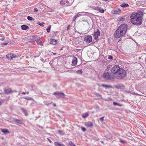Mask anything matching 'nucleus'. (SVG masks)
I'll return each mask as SVG.
<instances>
[{
	"instance_id": "f257e3e1",
	"label": "nucleus",
	"mask_w": 146,
	"mask_h": 146,
	"mask_svg": "<svg viewBox=\"0 0 146 146\" xmlns=\"http://www.w3.org/2000/svg\"><path fill=\"white\" fill-rule=\"evenodd\" d=\"M111 72L113 74V76L115 78L120 79L124 78L126 76V71L124 69L120 68L118 65H115L112 68Z\"/></svg>"
},
{
	"instance_id": "f03ea898",
	"label": "nucleus",
	"mask_w": 146,
	"mask_h": 146,
	"mask_svg": "<svg viewBox=\"0 0 146 146\" xmlns=\"http://www.w3.org/2000/svg\"><path fill=\"white\" fill-rule=\"evenodd\" d=\"M127 29V25L123 24L121 25L115 32V36H121L126 33Z\"/></svg>"
},
{
	"instance_id": "7ed1b4c3",
	"label": "nucleus",
	"mask_w": 146,
	"mask_h": 146,
	"mask_svg": "<svg viewBox=\"0 0 146 146\" xmlns=\"http://www.w3.org/2000/svg\"><path fill=\"white\" fill-rule=\"evenodd\" d=\"M143 19V15L142 16L138 17L135 19L131 20L130 21L131 23L134 25H139L142 23V20Z\"/></svg>"
},
{
	"instance_id": "20e7f679",
	"label": "nucleus",
	"mask_w": 146,
	"mask_h": 146,
	"mask_svg": "<svg viewBox=\"0 0 146 146\" xmlns=\"http://www.w3.org/2000/svg\"><path fill=\"white\" fill-rule=\"evenodd\" d=\"M143 12L141 11H138L137 12H133L130 17L131 20L134 19L137 17L142 16L143 15Z\"/></svg>"
},
{
	"instance_id": "39448f33",
	"label": "nucleus",
	"mask_w": 146,
	"mask_h": 146,
	"mask_svg": "<svg viewBox=\"0 0 146 146\" xmlns=\"http://www.w3.org/2000/svg\"><path fill=\"white\" fill-rule=\"evenodd\" d=\"M103 76L105 79L110 80L115 78V77L113 76V75H111L108 72L105 73L103 74Z\"/></svg>"
},
{
	"instance_id": "423d86ee",
	"label": "nucleus",
	"mask_w": 146,
	"mask_h": 146,
	"mask_svg": "<svg viewBox=\"0 0 146 146\" xmlns=\"http://www.w3.org/2000/svg\"><path fill=\"white\" fill-rule=\"evenodd\" d=\"M56 98H64L65 95L64 93L59 92H55L53 94Z\"/></svg>"
},
{
	"instance_id": "0eeeda50",
	"label": "nucleus",
	"mask_w": 146,
	"mask_h": 146,
	"mask_svg": "<svg viewBox=\"0 0 146 146\" xmlns=\"http://www.w3.org/2000/svg\"><path fill=\"white\" fill-rule=\"evenodd\" d=\"M6 56L7 59L11 60L13 58H15L17 56L13 53H10L6 55Z\"/></svg>"
},
{
	"instance_id": "6e6552de",
	"label": "nucleus",
	"mask_w": 146,
	"mask_h": 146,
	"mask_svg": "<svg viewBox=\"0 0 146 146\" xmlns=\"http://www.w3.org/2000/svg\"><path fill=\"white\" fill-rule=\"evenodd\" d=\"M86 13L84 12H82L78 13L74 17L73 21H75L76 18L79 17L81 16L85 15Z\"/></svg>"
},
{
	"instance_id": "1a4fd4ad",
	"label": "nucleus",
	"mask_w": 146,
	"mask_h": 146,
	"mask_svg": "<svg viewBox=\"0 0 146 146\" xmlns=\"http://www.w3.org/2000/svg\"><path fill=\"white\" fill-rule=\"evenodd\" d=\"M93 9L98 11L99 12L101 13H103L104 11L102 8L98 6L94 7H93Z\"/></svg>"
},
{
	"instance_id": "9d476101",
	"label": "nucleus",
	"mask_w": 146,
	"mask_h": 146,
	"mask_svg": "<svg viewBox=\"0 0 146 146\" xmlns=\"http://www.w3.org/2000/svg\"><path fill=\"white\" fill-rule=\"evenodd\" d=\"M84 40L87 44L89 43L92 41V37H84Z\"/></svg>"
},
{
	"instance_id": "9b49d317",
	"label": "nucleus",
	"mask_w": 146,
	"mask_h": 146,
	"mask_svg": "<svg viewBox=\"0 0 146 146\" xmlns=\"http://www.w3.org/2000/svg\"><path fill=\"white\" fill-rule=\"evenodd\" d=\"M4 90L5 93L8 94L13 92L12 91L11 89L10 88H4Z\"/></svg>"
},
{
	"instance_id": "f8f14e48",
	"label": "nucleus",
	"mask_w": 146,
	"mask_h": 146,
	"mask_svg": "<svg viewBox=\"0 0 146 146\" xmlns=\"http://www.w3.org/2000/svg\"><path fill=\"white\" fill-rule=\"evenodd\" d=\"M85 125L88 127H92L93 126V124L92 122L90 121H88L84 123Z\"/></svg>"
},
{
	"instance_id": "ddd939ff",
	"label": "nucleus",
	"mask_w": 146,
	"mask_h": 146,
	"mask_svg": "<svg viewBox=\"0 0 146 146\" xmlns=\"http://www.w3.org/2000/svg\"><path fill=\"white\" fill-rule=\"evenodd\" d=\"M111 12L114 14H117L120 13L121 10L120 9H118L116 10L113 9L112 10Z\"/></svg>"
},
{
	"instance_id": "4468645a",
	"label": "nucleus",
	"mask_w": 146,
	"mask_h": 146,
	"mask_svg": "<svg viewBox=\"0 0 146 146\" xmlns=\"http://www.w3.org/2000/svg\"><path fill=\"white\" fill-rule=\"evenodd\" d=\"M13 119L17 124H21L22 122V120L21 119H16L15 118H13Z\"/></svg>"
},
{
	"instance_id": "2eb2a0df",
	"label": "nucleus",
	"mask_w": 146,
	"mask_h": 146,
	"mask_svg": "<svg viewBox=\"0 0 146 146\" xmlns=\"http://www.w3.org/2000/svg\"><path fill=\"white\" fill-rule=\"evenodd\" d=\"M77 59L76 57H74L72 60V63L73 65H75L77 63Z\"/></svg>"
},
{
	"instance_id": "dca6fc26",
	"label": "nucleus",
	"mask_w": 146,
	"mask_h": 146,
	"mask_svg": "<svg viewBox=\"0 0 146 146\" xmlns=\"http://www.w3.org/2000/svg\"><path fill=\"white\" fill-rule=\"evenodd\" d=\"M55 146H65L64 144L59 142H55L54 143Z\"/></svg>"
},
{
	"instance_id": "f3484780",
	"label": "nucleus",
	"mask_w": 146,
	"mask_h": 146,
	"mask_svg": "<svg viewBox=\"0 0 146 146\" xmlns=\"http://www.w3.org/2000/svg\"><path fill=\"white\" fill-rule=\"evenodd\" d=\"M57 41L55 39H51L50 44L53 45H55L57 43Z\"/></svg>"
},
{
	"instance_id": "a211bd4d",
	"label": "nucleus",
	"mask_w": 146,
	"mask_h": 146,
	"mask_svg": "<svg viewBox=\"0 0 146 146\" xmlns=\"http://www.w3.org/2000/svg\"><path fill=\"white\" fill-rule=\"evenodd\" d=\"M1 130L2 132L4 133L5 134H6L7 133H9V131L6 129H1Z\"/></svg>"
},
{
	"instance_id": "6ab92c4d",
	"label": "nucleus",
	"mask_w": 146,
	"mask_h": 146,
	"mask_svg": "<svg viewBox=\"0 0 146 146\" xmlns=\"http://www.w3.org/2000/svg\"><path fill=\"white\" fill-rule=\"evenodd\" d=\"M21 28L23 30H26L29 29V27L28 26L25 25H22Z\"/></svg>"
},
{
	"instance_id": "aec40b11",
	"label": "nucleus",
	"mask_w": 146,
	"mask_h": 146,
	"mask_svg": "<svg viewBox=\"0 0 146 146\" xmlns=\"http://www.w3.org/2000/svg\"><path fill=\"white\" fill-rule=\"evenodd\" d=\"M22 112L24 113L26 116H27L28 115L27 111L25 108H22L21 109Z\"/></svg>"
},
{
	"instance_id": "412c9836",
	"label": "nucleus",
	"mask_w": 146,
	"mask_h": 146,
	"mask_svg": "<svg viewBox=\"0 0 146 146\" xmlns=\"http://www.w3.org/2000/svg\"><path fill=\"white\" fill-rule=\"evenodd\" d=\"M101 86L102 87L105 88H112V86H109L104 84H102L101 85Z\"/></svg>"
},
{
	"instance_id": "4be33fe9",
	"label": "nucleus",
	"mask_w": 146,
	"mask_h": 146,
	"mask_svg": "<svg viewBox=\"0 0 146 146\" xmlns=\"http://www.w3.org/2000/svg\"><path fill=\"white\" fill-rule=\"evenodd\" d=\"M100 32L98 29H97V31L95 32L94 35L95 36H100Z\"/></svg>"
},
{
	"instance_id": "5701e85b",
	"label": "nucleus",
	"mask_w": 146,
	"mask_h": 146,
	"mask_svg": "<svg viewBox=\"0 0 146 146\" xmlns=\"http://www.w3.org/2000/svg\"><path fill=\"white\" fill-rule=\"evenodd\" d=\"M120 6L123 7H128L129 5L128 4L123 3L120 5Z\"/></svg>"
},
{
	"instance_id": "b1692460",
	"label": "nucleus",
	"mask_w": 146,
	"mask_h": 146,
	"mask_svg": "<svg viewBox=\"0 0 146 146\" xmlns=\"http://www.w3.org/2000/svg\"><path fill=\"white\" fill-rule=\"evenodd\" d=\"M66 2V0H62L60 2V4L62 5H64Z\"/></svg>"
},
{
	"instance_id": "393cba45",
	"label": "nucleus",
	"mask_w": 146,
	"mask_h": 146,
	"mask_svg": "<svg viewBox=\"0 0 146 146\" xmlns=\"http://www.w3.org/2000/svg\"><path fill=\"white\" fill-rule=\"evenodd\" d=\"M88 116V114L87 113H84L82 114V117L83 118H86Z\"/></svg>"
},
{
	"instance_id": "a878e982",
	"label": "nucleus",
	"mask_w": 146,
	"mask_h": 146,
	"mask_svg": "<svg viewBox=\"0 0 146 146\" xmlns=\"http://www.w3.org/2000/svg\"><path fill=\"white\" fill-rule=\"evenodd\" d=\"M27 19L29 21H34V20H35V19L33 18H32V17H31L30 16H28L27 17Z\"/></svg>"
},
{
	"instance_id": "bb28decb",
	"label": "nucleus",
	"mask_w": 146,
	"mask_h": 146,
	"mask_svg": "<svg viewBox=\"0 0 146 146\" xmlns=\"http://www.w3.org/2000/svg\"><path fill=\"white\" fill-rule=\"evenodd\" d=\"M113 105L114 106L118 105L120 107H121L122 106V105L121 104H120L119 103H116L115 102H113Z\"/></svg>"
},
{
	"instance_id": "cd10ccee",
	"label": "nucleus",
	"mask_w": 146,
	"mask_h": 146,
	"mask_svg": "<svg viewBox=\"0 0 146 146\" xmlns=\"http://www.w3.org/2000/svg\"><path fill=\"white\" fill-rule=\"evenodd\" d=\"M69 144L70 146H76L73 142L71 141L69 142Z\"/></svg>"
},
{
	"instance_id": "c85d7f7f",
	"label": "nucleus",
	"mask_w": 146,
	"mask_h": 146,
	"mask_svg": "<svg viewBox=\"0 0 146 146\" xmlns=\"http://www.w3.org/2000/svg\"><path fill=\"white\" fill-rule=\"evenodd\" d=\"M124 18L123 17H119L118 18V20L119 21H123Z\"/></svg>"
},
{
	"instance_id": "c756f323",
	"label": "nucleus",
	"mask_w": 146,
	"mask_h": 146,
	"mask_svg": "<svg viewBox=\"0 0 146 146\" xmlns=\"http://www.w3.org/2000/svg\"><path fill=\"white\" fill-rule=\"evenodd\" d=\"M50 28H51L50 25H49L47 29H46V31H47V32L49 33L50 32Z\"/></svg>"
},
{
	"instance_id": "7c9ffc66",
	"label": "nucleus",
	"mask_w": 146,
	"mask_h": 146,
	"mask_svg": "<svg viewBox=\"0 0 146 146\" xmlns=\"http://www.w3.org/2000/svg\"><path fill=\"white\" fill-rule=\"evenodd\" d=\"M23 98L27 100H31V98L29 97H25Z\"/></svg>"
},
{
	"instance_id": "2f4dec72",
	"label": "nucleus",
	"mask_w": 146,
	"mask_h": 146,
	"mask_svg": "<svg viewBox=\"0 0 146 146\" xmlns=\"http://www.w3.org/2000/svg\"><path fill=\"white\" fill-rule=\"evenodd\" d=\"M37 24L41 26H43L44 24V22H42L41 23H40L39 22H38Z\"/></svg>"
},
{
	"instance_id": "473e14b6",
	"label": "nucleus",
	"mask_w": 146,
	"mask_h": 146,
	"mask_svg": "<svg viewBox=\"0 0 146 146\" xmlns=\"http://www.w3.org/2000/svg\"><path fill=\"white\" fill-rule=\"evenodd\" d=\"M37 44H40L41 46L43 45V43L41 41L39 40L38 42H37Z\"/></svg>"
},
{
	"instance_id": "72a5a7b5",
	"label": "nucleus",
	"mask_w": 146,
	"mask_h": 146,
	"mask_svg": "<svg viewBox=\"0 0 146 146\" xmlns=\"http://www.w3.org/2000/svg\"><path fill=\"white\" fill-rule=\"evenodd\" d=\"M120 141L123 144H125L126 143V141H125L122 139L120 140Z\"/></svg>"
},
{
	"instance_id": "f704fd0d",
	"label": "nucleus",
	"mask_w": 146,
	"mask_h": 146,
	"mask_svg": "<svg viewBox=\"0 0 146 146\" xmlns=\"http://www.w3.org/2000/svg\"><path fill=\"white\" fill-rule=\"evenodd\" d=\"M82 71L81 69L80 70H78L77 71V72L78 73H79V74H81L82 73Z\"/></svg>"
},
{
	"instance_id": "c9c22d12",
	"label": "nucleus",
	"mask_w": 146,
	"mask_h": 146,
	"mask_svg": "<svg viewBox=\"0 0 146 146\" xmlns=\"http://www.w3.org/2000/svg\"><path fill=\"white\" fill-rule=\"evenodd\" d=\"M104 100L106 101H111L112 100V99L110 98H108V99H105Z\"/></svg>"
},
{
	"instance_id": "e433bc0d",
	"label": "nucleus",
	"mask_w": 146,
	"mask_h": 146,
	"mask_svg": "<svg viewBox=\"0 0 146 146\" xmlns=\"http://www.w3.org/2000/svg\"><path fill=\"white\" fill-rule=\"evenodd\" d=\"M95 95L99 97H101V95L99 93H95Z\"/></svg>"
},
{
	"instance_id": "4c0bfd02",
	"label": "nucleus",
	"mask_w": 146,
	"mask_h": 146,
	"mask_svg": "<svg viewBox=\"0 0 146 146\" xmlns=\"http://www.w3.org/2000/svg\"><path fill=\"white\" fill-rule=\"evenodd\" d=\"M104 117H101L99 119L101 121H102V122L104 120Z\"/></svg>"
},
{
	"instance_id": "58836bf2",
	"label": "nucleus",
	"mask_w": 146,
	"mask_h": 146,
	"mask_svg": "<svg viewBox=\"0 0 146 146\" xmlns=\"http://www.w3.org/2000/svg\"><path fill=\"white\" fill-rule=\"evenodd\" d=\"M81 129L84 132L86 130V129L84 127H82Z\"/></svg>"
},
{
	"instance_id": "ea45409f",
	"label": "nucleus",
	"mask_w": 146,
	"mask_h": 146,
	"mask_svg": "<svg viewBox=\"0 0 146 146\" xmlns=\"http://www.w3.org/2000/svg\"><path fill=\"white\" fill-rule=\"evenodd\" d=\"M113 58L112 56H111L110 55L108 57V59H111Z\"/></svg>"
},
{
	"instance_id": "a19ab883",
	"label": "nucleus",
	"mask_w": 146,
	"mask_h": 146,
	"mask_svg": "<svg viewBox=\"0 0 146 146\" xmlns=\"http://www.w3.org/2000/svg\"><path fill=\"white\" fill-rule=\"evenodd\" d=\"M58 131L59 133H60V134L62 133L63 132V131L62 130H58Z\"/></svg>"
},
{
	"instance_id": "79ce46f5",
	"label": "nucleus",
	"mask_w": 146,
	"mask_h": 146,
	"mask_svg": "<svg viewBox=\"0 0 146 146\" xmlns=\"http://www.w3.org/2000/svg\"><path fill=\"white\" fill-rule=\"evenodd\" d=\"M8 44L7 42L2 43V44L3 45H6Z\"/></svg>"
},
{
	"instance_id": "37998d69",
	"label": "nucleus",
	"mask_w": 146,
	"mask_h": 146,
	"mask_svg": "<svg viewBox=\"0 0 146 146\" xmlns=\"http://www.w3.org/2000/svg\"><path fill=\"white\" fill-rule=\"evenodd\" d=\"M47 139L48 140V141L50 143H52V141H51L50 139H49L48 138H47Z\"/></svg>"
},
{
	"instance_id": "c03bdc74",
	"label": "nucleus",
	"mask_w": 146,
	"mask_h": 146,
	"mask_svg": "<svg viewBox=\"0 0 146 146\" xmlns=\"http://www.w3.org/2000/svg\"><path fill=\"white\" fill-rule=\"evenodd\" d=\"M70 26L69 25L68 27H67V30H68L69 29V27H70Z\"/></svg>"
},
{
	"instance_id": "a18cd8bd",
	"label": "nucleus",
	"mask_w": 146,
	"mask_h": 146,
	"mask_svg": "<svg viewBox=\"0 0 146 146\" xmlns=\"http://www.w3.org/2000/svg\"><path fill=\"white\" fill-rule=\"evenodd\" d=\"M34 11L35 12H36V8H35L34 9Z\"/></svg>"
},
{
	"instance_id": "49530a36",
	"label": "nucleus",
	"mask_w": 146,
	"mask_h": 146,
	"mask_svg": "<svg viewBox=\"0 0 146 146\" xmlns=\"http://www.w3.org/2000/svg\"><path fill=\"white\" fill-rule=\"evenodd\" d=\"M26 94V93H25V92H22V94H24V95H25V94Z\"/></svg>"
},
{
	"instance_id": "de8ad7c7",
	"label": "nucleus",
	"mask_w": 146,
	"mask_h": 146,
	"mask_svg": "<svg viewBox=\"0 0 146 146\" xmlns=\"http://www.w3.org/2000/svg\"><path fill=\"white\" fill-rule=\"evenodd\" d=\"M53 106H54V107H55L56 106V105L55 104H53Z\"/></svg>"
},
{
	"instance_id": "09e8293b",
	"label": "nucleus",
	"mask_w": 146,
	"mask_h": 146,
	"mask_svg": "<svg viewBox=\"0 0 146 146\" xmlns=\"http://www.w3.org/2000/svg\"><path fill=\"white\" fill-rule=\"evenodd\" d=\"M2 102H1L0 101V106L2 104Z\"/></svg>"
},
{
	"instance_id": "8fccbe9b",
	"label": "nucleus",
	"mask_w": 146,
	"mask_h": 146,
	"mask_svg": "<svg viewBox=\"0 0 146 146\" xmlns=\"http://www.w3.org/2000/svg\"><path fill=\"white\" fill-rule=\"evenodd\" d=\"M98 38V37H95V39H96Z\"/></svg>"
},
{
	"instance_id": "3c124183",
	"label": "nucleus",
	"mask_w": 146,
	"mask_h": 146,
	"mask_svg": "<svg viewBox=\"0 0 146 146\" xmlns=\"http://www.w3.org/2000/svg\"><path fill=\"white\" fill-rule=\"evenodd\" d=\"M41 60L42 61H43V59H42H42H41Z\"/></svg>"
},
{
	"instance_id": "603ef678",
	"label": "nucleus",
	"mask_w": 146,
	"mask_h": 146,
	"mask_svg": "<svg viewBox=\"0 0 146 146\" xmlns=\"http://www.w3.org/2000/svg\"><path fill=\"white\" fill-rule=\"evenodd\" d=\"M101 142L102 143H104V142L103 141H101Z\"/></svg>"
},
{
	"instance_id": "864d4df0",
	"label": "nucleus",
	"mask_w": 146,
	"mask_h": 146,
	"mask_svg": "<svg viewBox=\"0 0 146 146\" xmlns=\"http://www.w3.org/2000/svg\"><path fill=\"white\" fill-rule=\"evenodd\" d=\"M25 146V145H21V146Z\"/></svg>"
},
{
	"instance_id": "5fc2aeb1",
	"label": "nucleus",
	"mask_w": 146,
	"mask_h": 146,
	"mask_svg": "<svg viewBox=\"0 0 146 146\" xmlns=\"http://www.w3.org/2000/svg\"><path fill=\"white\" fill-rule=\"evenodd\" d=\"M57 116H58V117H60V116L59 115H57Z\"/></svg>"
},
{
	"instance_id": "6e6d98bb",
	"label": "nucleus",
	"mask_w": 146,
	"mask_h": 146,
	"mask_svg": "<svg viewBox=\"0 0 146 146\" xmlns=\"http://www.w3.org/2000/svg\"><path fill=\"white\" fill-rule=\"evenodd\" d=\"M26 93L28 94L29 93V92H27Z\"/></svg>"
},
{
	"instance_id": "4d7b16f0",
	"label": "nucleus",
	"mask_w": 146,
	"mask_h": 146,
	"mask_svg": "<svg viewBox=\"0 0 146 146\" xmlns=\"http://www.w3.org/2000/svg\"><path fill=\"white\" fill-rule=\"evenodd\" d=\"M1 139H4V137H2V138H1Z\"/></svg>"
},
{
	"instance_id": "13d9d810",
	"label": "nucleus",
	"mask_w": 146,
	"mask_h": 146,
	"mask_svg": "<svg viewBox=\"0 0 146 146\" xmlns=\"http://www.w3.org/2000/svg\"><path fill=\"white\" fill-rule=\"evenodd\" d=\"M33 36L35 37V36H36L35 35H33Z\"/></svg>"
},
{
	"instance_id": "bf43d9fd",
	"label": "nucleus",
	"mask_w": 146,
	"mask_h": 146,
	"mask_svg": "<svg viewBox=\"0 0 146 146\" xmlns=\"http://www.w3.org/2000/svg\"><path fill=\"white\" fill-rule=\"evenodd\" d=\"M56 54V53H54V55H55Z\"/></svg>"
},
{
	"instance_id": "052dcab7",
	"label": "nucleus",
	"mask_w": 146,
	"mask_h": 146,
	"mask_svg": "<svg viewBox=\"0 0 146 146\" xmlns=\"http://www.w3.org/2000/svg\"><path fill=\"white\" fill-rule=\"evenodd\" d=\"M88 36H90V37L91 36H90V35H89Z\"/></svg>"
},
{
	"instance_id": "680f3d73",
	"label": "nucleus",
	"mask_w": 146,
	"mask_h": 146,
	"mask_svg": "<svg viewBox=\"0 0 146 146\" xmlns=\"http://www.w3.org/2000/svg\"><path fill=\"white\" fill-rule=\"evenodd\" d=\"M145 62H146V58H145Z\"/></svg>"
},
{
	"instance_id": "e2e57ef3",
	"label": "nucleus",
	"mask_w": 146,
	"mask_h": 146,
	"mask_svg": "<svg viewBox=\"0 0 146 146\" xmlns=\"http://www.w3.org/2000/svg\"><path fill=\"white\" fill-rule=\"evenodd\" d=\"M104 1H108V0H103Z\"/></svg>"
},
{
	"instance_id": "0e129e2a",
	"label": "nucleus",
	"mask_w": 146,
	"mask_h": 146,
	"mask_svg": "<svg viewBox=\"0 0 146 146\" xmlns=\"http://www.w3.org/2000/svg\"><path fill=\"white\" fill-rule=\"evenodd\" d=\"M4 38H3V40H4Z\"/></svg>"
},
{
	"instance_id": "69168bd1",
	"label": "nucleus",
	"mask_w": 146,
	"mask_h": 146,
	"mask_svg": "<svg viewBox=\"0 0 146 146\" xmlns=\"http://www.w3.org/2000/svg\"><path fill=\"white\" fill-rule=\"evenodd\" d=\"M137 95H138V94H136Z\"/></svg>"
}]
</instances>
